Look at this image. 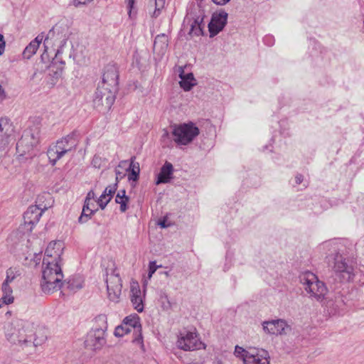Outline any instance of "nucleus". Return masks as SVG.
<instances>
[{"label":"nucleus","instance_id":"obj_1","mask_svg":"<svg viewBox=\"0 0 364 364\" xmlns=\"http://www.w3.org/2000/svg\"><path fill=\"white\" fill-rule=\"evenodd\" d=\"M41 127L38 123L29 122L16 144V152L19 161L31 159L35 155L34 149L40 141Z\"/></svg>","mask_w":364,"mask_h":364},{"label":"nucleus","instance_id":"obj_2","mask_svg":"<svg viewBox=\"0 0 364 364\" xmlns=\"http://www.w3.org/2000/svg\"><path fill=\"white\" fill-rule=\"evenodd\" d=\"M49 258L43 260L42 280L41 287L45 294H52L63 286V274L61 263L48 262Z\"/></svg>","mask_w":364,"mask_h":364},{"label":"nucleus","instance_id":"obj_3","mask_svg":"<svg viewBox=\"0 0 364 364\" xmlns=\"http://www.w3.org/2000/svg\"><path fill=\"white\" fill-rule=\"evenodd\" d=\"M79 141V134L73 131L51 144L47 150L49 163L55 166L67 153L75 151Z\"/></svg>","mask_w":364,"mask_h":364},{"label":"nucleus","instance_id":"obj_4","mask_svg":"<svg viewBox=\"0 0 364 364\" xmlns=\"http://www.w3.org/2000/svg\"><path fill=\"white\" fill-rule=\"evenodd\" d=\"M299 278L302 288L309 294L310 299L320 303L327 299L328 288L324 282L318 279L316 274L306 271L302 272Z\"/></svg>","mask_w":364,"mask_h":364},{"label":"nucleus","instance_id":"obj_5","mask_svg":"<svg viewBox=\"0 0 364 364\" xmlns=\"http://www.w3.org/2000/svg\"><path fill=\"white\" fill-rule=\"evenodd\" d=\"M59 35L60 31L58 26H55L50 29L45 38L42 33L38 35L24 49L23 53L24 58H31L36 53L43 40L45 52H48V50L51 47L58 46V44L65 43L66 40L65 38H63L62 36L58 38Z\"/></svg>","mask_w":364,"mask_h":364},{"label":"nucleus","instance_id":"obj_6","mask_svg":"<svg viewBox=\"0 0 364 364\" xmlns=\"http://www.w3.org/2000/svg\"><path fill=\"white\" fill-rule=\"evenodd\" d=\"M327 258L328 266L333 270L335 276L341 282H348L353 279V268L348 264L342 255L336 252Z\"/></svg>","mask_w":364,"mask_h":364},{"label":"nucleus","instance_id":"obj_7","mask_svg":"<svg viewBox=\"0 0 364 364\" xmlns=\"http://www.w3.org/2000/svg\"><path fill=\"white\" fill-rule=\"evenodd\" d=\"M27 323L22 320H14L6 327V338L13 344H22L28 342L26 333Z\"/></svg>","mask_w":364,"mask_h":364},{"label":"nucleus","instance_id":"obj_8","mask_svg":"<svg viewBox=\"0 0 364 364\" xmlns=\"http://www.w3.org/2000/svg\"><path fill=\"white\" fill-rule=\"evenodd\" d=\"M200 131L193 122L184 123L173 130V140L178 145H187L199 134Z\"/></svg>","mask_w":364,"mask_h":364},{"label":"nucleus","instance_id":"obj_9","mask_svg":"<svg viewBox=\"0 0 364 364\" xmlns=\"http://www.w3.org/2000/svg\"><path fill=\"white\" fill-rule=\"evenodd\" d=\"M119 70L117 64L109 63L102 70V80L97 85V90L105 91L116 90L118 86Z\"/></svg>","mask_w":364,"mask_h":364},{"label":"nucleus","instance_id":"obj_10","mask_svg":"<svg viewBox=\"0 0 364 364\" xmlns=\"http://www.w3.org/2000/svg\"><path fill=\"white\" fill-rule=\"evenodd\" d=\"M176 346L185 351L205 349V345L200 341L196 331H185L178 336Z\"/></svg>","mask_w":364,"mask_h":364},{"label":"nucleus","instance_id":"obj_11","mask_svg":"<svg viewBox=\"0 0 364 364\" xmlns=\"http://www.w3.org/2000/svg\"><path fill=\"white\" fill-rule=\"evenodd\" d=\"M107 290L110 301L117 303L122 292V279L116 268L107 269Z\"/></svg>","mask_w":364,"mask_h":364},{"label":"nucleus","instance_id":"obj_12","mask_svg":"<svg viewBox=\"0 0 364 364\" xmlns=\"http://www.w3.org/2000/svg\"><path fill=\"white\" fill-rule=\"evenodd\" d=\"M105 343V329L102 328L91 329L87 333L85 341V347L91 350H100Z\"/></svg>","mask_w":364,"mask_h":364},{"label":"nucleus","instance_id":"obj_13","mask_svg":"<svg viewBox=\"0 0 364 364\" xmlns=\"http://www.w3.org/2000/svg\"><path fill=\"white\" fill-rule=\"evenodd\" d=\"M15 132L12 121L7 117H0V150L4 149L11 141Z\"/></svg>","mask_w":364,"mask_h":364},{"label":"nucleus","instance_id":"obj_14","mask_svg":"<svg viewBox=\"0 0 364 364\" xmlns=\"http://www.w3.org/2000/svg\"><path fill=\"white\" fill-rule=\"evenodd\" d=\"M46 205H30L23 214L24 225H27V230L31 231L36 224H37L42 216Z\"/></svg>","mask_w":364,"mask_h":364},{"label":"nucleus","instance_id":"obj_15","mask_svg":"<svg viewBox=\"0 0 364 364\" xmlns=\"http://www.w3.org/2000/svg\"><path fill=\"white\" fill-rule=\"evenodd\" d=\"M123 323L133 331L134 336L132 342L135 344L140 346L141 348L144 347L143 336L141 333V325L140 323L139 317L136 314L129 315L126 316Z\"/></svg>","mask_w":364,"mask_h":364},{"label":"nucleus","instance_id":"obj_16","mask_svg":"<svg viewBox=\"0 0 364 364\" xmlns=\"http://www.w3.org/2000/svg\"><path fill=\"white\" fill-rule=\"evenodd\" d=\"M262 326L265 332L272 335H286L291 330V326L283 319L264 321Z\"/></svg>","mask_w":364,"mask_h":364},{"label":"nucleus","instance_id":"obj_17","mask_svg":"<svg viewBox=\"0 0 364 364\" xmlns=\"http://www.w3.org/2000/svg\"><path fill=\"white\" fill-rule=\"evenodd\" d=\"M228 14L225 11L213 13L211 20L208 23L210 37H213L219 33L225 26L228 22Z\"/></svg>","mask_w":364,"mask_h":364},{"label":"nucleus","instance_id":"obj_18","mask_svg":"<svg viewBox=\"0 0 364 364\" xmlns=\"http://www.w3.org/2000/svg\"><path fill=\"white\" fill-rule=\"evenodd\" d=\"M64 244L62 241L50 242L45 251L43 259L49 258L48 262L61 263V255L63 252Z\"/></svg>","mask_w":364,"mask_h":364},{"label":"nucleus","instance_id":"obj_19","mask_svg":"<svg viewBox=\"0 0 364 364\" xmlns=\"http://www.w3.org/2000/svg\"><path fill=\"white\" fill-rule=\"evenodd\" d=\"M185 66H176L174 68V73L178 75L181 80L179 84L184 91H189L194 85L197 84V80L194 77L192 73H186L184 69Z\"/></svg>","mask_w":364,"mask_h":364},{"label":"nucleus","instance_id":"obj_20","mask_svg":"<svg viewBox=\"0 0 364 364\" xmlns=\"http://www.w3.org/2000/svg\"><path fill=\"white\" fill-rule=\"evenodd\" d=\"M173 173V166L168 162L166 161L161 166L159 173L157 175L156 184L167 183L172 178Z\"/></svg>","mask_w":364,"mask_h":364},{"label":"nucleus","instance_id":"obj_21","mask_svg":"<svg viewBox=\"0 0 364 364\" xmlns=\"http://www.w3.org/2000/svg\"><path fill=\"white\" fill-rule=\"evenodd\" d=\"M117 183L109 185L105 188V191L97 200V203L102 210L105 209L107 203L111 200L113 195L117 191Z\"/></svg>","mask_w":364,"mask_h":364},{"label":"nucleus","instance_id":"obj_22","mask_svg":"<svg viewBox=\"0 0 364 364\" xmlns=\"http://www.w3.org/2000/svg\"><path fill=\"white\" fill-rule=\"evenodd\" d=\"M247 364H270V355L268 351L262 349L256 354H252Z\"/></svg>","mask_w":364,"mask_h":364},{"label":"nucleus","instance_id":"obj_23","mask_svg":"<svg viewBox=\"0 0 364 364\" xmlns=\"http://www.w3.org/2000/svg\"><path fill=\"white\" fill-rule=\"evenodd\" d=\"M321 303L327 310L329 315L335 316L337 314L340 315L341 314L340 307L343 305L342 301H333L332 299H328L327 297V299Z\"/></svg>","mask_w":364,"mask_h":364},{"label":"nucleus","instance_id":"obj_24","mask_svg":"<svg viewBox=\"0 0 364 364\" xmlns=\"http://www.w3.org/2000/svg\"><path fill=\"white\" fill-rule=\"evenodd\" d=\"M65 284L67 286V289L75 292L82 288L83 279L80 276H74L69 278Z\"/></svg>","mask_w":364,"mask_h":364},{"label":"nucleus","instance_id":"obj_25","mask_svg":"<svg viewBox=\"0 0 364 364\" xmlns=\"http://www.w3.org/2000/svg\"><path fill=\"white\" fill-rule=\"evenodd\" d=\"M234 355L236 358L242 360L243 364H247L252 353L245 350L244 348L236 346L235 347Z\"/></svg>","mask_w":364,"mask_h":364},{"label":"nucleus","instance_id":"obj_26","mask_svg":"<svg viewBox=\"0 0 364 364\" xmlns=\"http://www.w3.org/2000/svg\"><path fill=\"white\" fill-rule=\"evenodd\" d=\"M90 203L84 202L82 213L78 218L80 223L87 222L90 219L91 215L95 212V210L90 208Z\"/></svg>","mask_w":364,"mask_h":364},{"label":"nucleus","instance_id":"obj_27","mask_svg":"<svg viewBox=\"0 0 364 364\" xmlns=\"http://www.w3.org/2000/svg\"><path fill=\"white\" fill-rule=\"evenodd\" d=\"M129 201V198L126 196L125 190H120L118 191L116 198L115 202L120 205V210L124 213L127 209V203Z\"/></svg>","mask_w":364,"mask_h":364},{"label":"nucleus","instance_id":"obj_28","mask_svg":"<svg viewBox=\"0 0 364 364\" xmlns=\"http://www.w3.org/2000/svg\"><path fill=\"white\" fill-rule=\"evenodd\" d=\"M135 157H132L131 159V163L129 165V169L131 171V173L129 174L128 178L129 181H136L139 178L140 168L139 163H134Z\"/></svg>","mask_w":364,"mask_h":364},{"label":"nucleus","instance_id":"obj_29","mask_svg":"<svg viewBox=\"0 0 364 364\" xmlns=\"http://www.w3.org/2000/svg\"><path fill=\"white\" fill-rule=\"evenodd\" d=\"M168 46V38L167 36L164 34L158 35L154 41V50L157 49L158 47H160L161 51H164Z\"/></svg>","mask_w":364,"mask_h":364},{"label":"nucleus","instance_id":"obj_30","mask_svg":"<svg viewBox=\"0 0 364 364\" xmlns=\"http://www.w3.org/2000/svg\"><path fill=\"white\" fill-rule=\"evenodd\" d=\"M21 275V271L17 267H10L6 270V277L4 280L6 282L11 283Z\"/></svg>","mask_w":364,"mask_h":364},{"label":"nucleus","instance_id":"obj_31","mask_svg":"<svg viewBox=\"0 0 364 364\" xmlns=\"http://www.w3.org/2000/svg\"><path fill=\"white\" fill-rule=\"evenodd\" d=\"M132 332V329L127 326L123 322L121 325L117 326L114 329V334L117 337H122L123 336Z\"/></svg>","mask_w":364,"mask_h":364},{"label":"nucleus","instance_id":"obj_32","mask_svg":"<svg viewBox=\"0 0 364 364\" xmlns=\"http://www.w3.org/2000/svg\"><path fill=\"white\" fill-rule=\"evenodd\" d=\"M164 4L165 0H154L155 9L151 14L153 18H157L160 15L161 10L164 7Z\"/></svg>","mask_w":364,"mask_h":364},{"label":"nucleus","instance_id":"obj_33","mask_svg":"<svg viewBox=\"0 0 364 364\" xmlns=\"http://www.w3.org/2000/svg\"><path fill=\"white\" fill-rule=\"evenodd\" d=\"M131 301L132 303V305L134 308L138 311V312H142L144 310V303H143V298L142 296H138V297H132Z\"/></svg>","mask_w":364,"mask_h":364},{"label":"nucleus","instance_id":"obj_34","mask_svg":"<svg viewBox=\"0 0 364 364\" xmlns=\"http://www.w3.org/2000/svg\"><path fill=\"white\" fill-rule=\"evenodd\" d=\"M14 302V296L11 294H3L2 297L0 299V308L4 305H8Z\"/></svg>","mask_w":364,"mask_h":364},{"label":"nucleus","instance_id":"obj_35","mask_svg":"<svg viewBox=\"0 0 364 364\" xmlns=\"http://www.w3.org/2000/svg\"><path fill=\"white\" fill-rule=\"evenodd\" d=\"M131 298L132 297H138V296H142L141 291L139 287V285L137 282L133 283L131 285Z\"/></svg>","mask_w":364,"mask_h":364},{"label":"nucleus","instance_id":"obj_36","mask_svg":"<svg viewBox=\"0 0 364 364\" xmlns=\"http://www.w3.org/2000/svg\"><path fill=\"white\" fill-rule=\"evenodd\" d=\"M159 267V266L156 264V262L155 261H151L149 262L148 273L149 278H151L152 277V275L156 272Z\"/></svg>","mask_w":364,"mask_h":364},{"label":"nucleus","instance_id":"obj_37","mask_svg":"<svg viewBox=\"0 0 364 364\" xmlns=\"http://www.w3.org/2000/svg\"><path fill=\"white\" fill-rule=\"evenodd\" d=\"M9 284H10V283L6 282L5 281L3 282L2 287H1L3 294H12L13 290Z\"/></svg>","mask_w":364,"mask_h":364},{"label":"nucleus","instance_id":"obj_38","mask_svg":"<svg viewBox=\"0 0 364 364\" xmlns=\"http://www.w3.org/2000/svg\"><path fill=\"white\" fill-rule=\"evenodd\" d=\"M110 95L106 97V106L110 108L115 101V95L112 92H109Z\"/></svg>","mask_w":364,"mask_h":364},{"label":"nucleus","instance_id":"obj_39","mask_svg":"<svg viewBox=\"0 0 364 364\" xmlns=\"http://www.w3.org/2000/svg\"><path fill=\"white\" fill-rule=\"evenodd\" d=\"M92 1L93 0H73V4L75 7H78L82 5H86Z\"/></svg>","mask_w":364,"mask_h":364},{"label":"nucleus","instance_id":"obj_40","mask_svg":"<svg viewBox=\"0 0 364 364\" xmlns=\"http://www.w3.org/2000/svg\"><path fill=\"white\" fill-rule=\"evenodd\" d=\"M5 41L4 37L2 34L0 33V55H1L5 50Z\"/></svg>","mask_w":364,"mask_h":364},{"label":"nucleus","instance_id":"obj_41","mask_svg":"<svg viewBox=\"0 0 364 364\" xmlns=\"http://www.w3.org/2000/svg\"><path fill=\"white\" fill-rule=\"evenodd\" d=\"M158 225L161 228H166L168 227H169L171 225L170 223H167V220L166 218H164L163 219L160 220L159 222H158Z\"/></svg>","mask_w":364,"mask_h":364},{"label":"nucleus","instance_id":"obj_42","mask_svg":"<svg viewBox=\"0 0 364 364\" xmlns=\"http://www.w3.org/2000/svg\"><path fill=\"white\" fill-rule=\"evenodd\" d=\"M94 198H95V193L93 191L91 190L87 193V196L85 200V202L92 203L91 201L92 199H94Z\"/></svg>","mask_w":364,"mask_h":364},{"label":"nucleus","instance_id":"obj_43","mask_svg":"<svg viewBox=\"0 0 364 364\" xmlns=\"http://www.w3.org/2000/svg\"><path fill=\"white\" fill-rule=\"evenodd\" d=\"M295 183L296 185H299L302 183V181H304V176L303 175L300 174V173H297L296 176H295Z\"/></svg>","mask_w":364,"mask_h":364},{"label":"nucleus","instance_id":"obj_44","mask_svg":"<svg viewBox=\"0 0 364 364\" xmlns=\"http://www.w3.org/2000/svg\"><path fill=\"white\" fill-rule=\"evenodd\" d=\"M46 340V336L41 337L40 339L35 338L33 341V344L35 346L41 345L43 342H44Z\"/></svg>","mask_w":364,"mask_h":364},{"label":"nucleus","instance_id":"obj_45","mask_svg":"<svg viewBox=\"0 0 364 364\" xmlns=\"http://www.w3.org/2000/svg\"><path fill=\"white\" fill-rule=\"evenodd\" d=\"M217 5L223 6L227 4L230 0H212Z\"/></svg>","mask_w":364,"mask_h":364},{"label":"nucleus","instance_id":"obj_46","mask_svg":"<svg viewBox=\"0 0 364 364\" xmlns=\"http://www.w3.org/2000/svg\"><path fill=\"white\" fill-rule=\"evenodd\" d=\"M127 7L129 9V14H131L132 9L134 7V0H127Z\"/></svg>","mask_w":364,"mask_h":364},{"label":"nucleus","instance_id":"obj_47","mask_svg":"<svg viewBox=\"0 0 364 364\" xmlns=\"http://www.w3.org/2000/svg\"><path fill=\"white\" fill-rule=\"evenodd\" d=\"M7 97L6 92H0V102H3Z\"/></svg>","mask_w":364,"mask_h":364},{"label":"nucleus","instance_id":"obj_48","mask_svg":"<svg viewBox=\"0 0 364 364\" xmlns=\"http://www.w3.org/2000/svg\"><path fill=\"white\" fill-rule=\"evenodd\" d=\"M213 364H224V363L221 360L217 358L213 361Z\"/></svg>","mask_w":364,"mask_h":364},{"label":"nucleus","instance_id":"obj_49","mask_svg":"<svg viewBox=\"0 0 364 364\" xmlns=\"http://www.w3.org/2000/svg\"><path fill=\"white\" fill-rule=\"evenodd\" d=\"M115 172H116V180L117 181L119 177H122L121 176V173L119 171H117V170H116Z\"/></svg>","mask_w":364,"mask_h":364},{"label":"nucleus","instance_id":"obj_50","mask_svg":"<svg viewBox=\"0 0 364 364\" xmlns=\"http://www.w3.org/2000/svg\"><path fill=\"white\" fill-rule=\"evenodd\" d=\"M268 148H269V146H265L264 147L263 151H265L266 150H267V149H268Z\"/></svg>","mask_w":364,"mask_h":364},{"label":"nucleus","instance_id":"obj_51","mask_svg":"<svg viewBox=\"0 0 364 364\" xmlns=\"http://www.w3.org/2000/svg\"><path fill=\"white\" fill-rule=\"evenodd\" d=\"M166 275L168 276V272H165Z\"/></svg>","mask_w":364,"mask_h":364}]
</instances>
